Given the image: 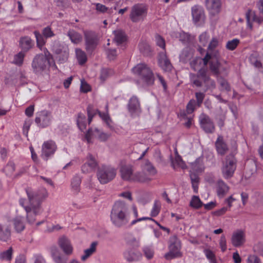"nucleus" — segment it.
<instances>
[{"label": "nucleus", "mask_w": 263, "mask_h": 263, "mask_svg": "<svg viewBox=\"0 0 263 263\" xmlns=\"http://www.w3.org/2000/svg\"><path fill=\"white\" fill-rule=\"evenodd\" d=\"M29 203L23 198L20 199L19 202L27 213V218L30 223H33L35 220L34 216L42 212L41 203L47 196V192L44 189L39 191H32L30 189L26 190Z\"/></svg>", "instance_id": "obj_1"}, {"label": "nucleus", "mask_w": 263, "mask_h": 263, "mask_svg": "<svg viewBox=\"0 0 263 263\" xmlns=\"http://www.w3.org/2000/svg\"><path fill=\"white\" fill-rule=\"evenodd\" d=\"M110 218L116 228L126 227L130 219L127 204L122 201L116 202L111 209Z\"/></svg>", "instance_id": "obj_2"}, {"label": "nucleus", "mask_w": 263, "mask_h": 263, "mask_svg": "<svg viewBox=\"0 0 263 263\" xmlns=\"http://www.w3.org/2000/svg\"><path fill=\"white\" fill-rule=\"evenodd\" d=\"M132 71L139 78L137 82L139 86L144 87L154 84L155 81L154 73L146 64H138L133 68Z\"/></svg>", "instance_id": "obj_3"}, {"label": "nucleus", "mask_w": 263, "mask_h": 263, "mask_svg": "<svg viewBox=\"0 0 263 263\" xmlns=\"http://www.w3.org/2000/svg\"><path fill=\"white\" fill-rule=\"evenodd\" d=\"M220 55L213 57L210 56L208 59L207 62L205 63L204 57L202 59L204 65H209V69L210 71L213 75L218 78L220 75L227 76L228 74V69L226 67L223 66L219 62Z\"/></svg>", "instance_id": "obj_4"}, {"label": "nucleus", "mask_w": 263, "mask_h": 263, "mask_svg": "<svg viewBox=\"0 0 263 263\" xmlns=\"http://www.w3.org/2000/svg\"><path fill=\"white\" fill-rule=\"evenodd\" d=\"M237 167V160L233 155L226 156L222 162L221 168V174L226 179L231 178Z\"/></svg>", "instance_id": "obj_5"}, {"label": "nucleus", "mask_w": 263, "mask_h": 263, "mask_svg": "<svg viewBox=\"0 0 263 263\" xmlns=\"http://www.w3.org/2000/svg\"><path fill=\"white\" fill-rule=\"evenodd\" d=\"M147 7L143 4H137L131 8L129 18L133 23L143 22L147 14Z\"/></svg>", "instance_id": "obj_6"}, {"label": "nucleus", "mask_w": 263, "mask_h": 263, "mask_svg": "<svg viewBox=\"0 0 263 263\" xmlns=\"http://www.w3.org/2000/svg\"><path fill=\"white\" fill-rule=\"evenodd\" d=\"M116 174V169L114 167L103 165L98 170L97 177L101 183L105 184L114 179Z\"/></svg>", "instance_id": "obj_7"}, {"label": "nucleus", "mask_w": 263, "mask_h": 263, "mask_svg": "<svg viewBox=\"0 0 263 263\" xmlns=\"http://www.w3.org/2000/svg\"><path fill=\"white\" fill-rule=\"evenodd\" d=\"M49 65L50 62L46 54L36 55L33 58L31 64L33 71L36 74H41Z\"/></svg>", "instance_id": "obj_8"}, {"label": "nucleus", "mask_w": 263, "mask_h": 263, "mask_svg": "<svg viewBox=\"0 0 263 263\" xmlns=\"http://www.w3.org/2000/svg\"><path fill=\"white\" fill-rule=\"evenodd\" d=\"M53 119L51 111L43 110L36 114L35 123L40 128H46L51 124Z\"/></svg>", "instance_id": "obj_9"}, {"label": "nucleus", "mask_w": 263, "mask_h": 263, "mask_svg": "<svg viewBox=\"0 0 263 263\" xmlns=\"http://www.w3.org/2000/svg\"><path fill=\"white\" fill-rule=\"evenodd\" d=\"M191 14L193 23L198 26L202 25L205 22V15L204 9L199 5H194L191 8Z\"/></svg>", "instance_id": "obj_10"}, {"label": "nucleus", "mask_w": 263, "mask_h": 263, "mask_svg": "<svg viewBox=\"0 0 263 263\" xmlns=\"http://www.w3.org/2000/svg\"><path fill=\"white\" fill-rule=\"evenodd\" d=\"M87 111L88 114L87 120L86 119V116L84 114L79 113L78 115L77 120V125L81 131H84V130L86 129L87 123L89 124L90 123L95 114V111L93 110L91 105L88 106L87 108Z\"/></svg>", "instance_id": "obj_11"}, {"label": "nucleus", "mask_w": 263, "mask_h": 263, "mask_svg": "<svg viewBox=\"0 0 263 263\" xmlns=\"http://www.w3.org/2000/svg\"><path fill=\"white\" fill-rule=\"evenodd\" d=\"M201 128L207 134H212L215 132V126L212 120L205 114H201L199 117Z\"/></svg>", "instance_id": "obj_12"}, {"label": "nucleus", "mask_w": 263, "mask_h": 263, "mask_svg": "<svg viewBox=\"0 0 263 263\" xmlns=\"http://www.w3.org/2000/svg\"><path fill=\"white\" fill-rule=\"evenodd\" d=\"M53 51L59 55V61L61 63L65 62L69 55V49L67 46L61 45L58 41H54L52 46Z\"/></svg>", "instance_id": "obj_13"}, {"label": "nucleus", "mask_w": 263, "mask_h": 263, "mask_svg": "<svg viewBox=\"0 0 263 263\" xmlns=\"http://www.w3.org/2000/svg\"><path fill=\"white\" fill-rule=\"evenodd\" d=\"M84 33L86 49L88 52L92 51L98 45V35L95 32L90 31H86Z\"/></svg>", "instance_id": "obj_14"}, {"label": "nucleus", "mask_w": 263, "mask_h": 263, "mask_svg": "<svg viewBox=\"0 0 263 263\" xmlns=\"http://www.w3.org/2000/svg\"><path fill=\"white\" fill-rule=\"evenodd\" d=\"M110 135L101 131L97 128H90L85 135V138L88 143L91 142L92 137L98 138L101 141L107 140Z\"/></svg>", "instance_id": "obj_15"}, {"label": "nucleus", "mask_w": 263, "mask_h": 263, "mask_svg": "<svg viewBox=\"0 0 263 263\" xmlns=\"http://www.w3.org/2000/svg\"><path fill=\"white\" fill-rule=\"evenodd\" d=\"M180 249L181 245L179 240L176 238L174 239V241H172L169 246L170 251L167 253L165 254V258L168 260L181 257Z\"/></svg>", "instance_id": "obj_16"}, {"label": "nucleus", "mask_w": 263, "mask_h": 263, "mask_svg": "<svg viewBox=\"0 0 263 263\" xmlns=\"http://www.w3.org/2000/svg\"><path fill=\"white\" fill-rule=\"evenodd\" d=\"M98 163L95 156L88 154L86 158V162L82 165L81 170L83 173H89L95 171Z\"/></svg>", "instance_id": "obj_17"}, {"label": "nucleus", "mask_w": 263, "mask_h": 263, "mask_svg": "<svg viewBox=\"0 0 263 263\" xmlns=\"http://www.w3.org/2000/svg\"><path fill=\"white\" fill-rule=\"evenodd\" d=\"M138 248H128L125 250L123 253L124 259L128 262H133L140 260L142 257V254Z\"/></svg>", "instance_id": "obj_18"}, {"label": "nucleus", "mask_w": 263, "mask_h": 263, "mask_svg": "<svg viewBox=\"0 0 263 263\" xmlns=\"http://www.w3.org/2000/svg\"><path fill=\"white\" fill-rule=\"evenodd\" d=\"M57 149V146L54 142L52 141H47L45 142L42 148V158L47 160L49 157L53 155Z\"/></svg>", "instance_id": "obj_19"}, {"label": "nucleus", "mask_w": 263, "mask_h": 263, "mask_svg": "<svg viewBox=\"0 0 263 263\" xmlns=\"http://www.w3.org/2000/svg\"><path fill=\"white\" fill-rule=\"evenodd\" d=\"M250 64L256 68L259 72L263 73V55L257 52L252 53L249 58Z\"/></svg>", "instance_id": "obj_20"}, {"label": "nucleus", "mask_w": 263, "mask_h": 263, "mask_svg": "<svg viewBox=\"0 0 263 263\" xmlns=\"http://www.w3.org/2000/svg\"><path fill=\"white\" fill-rule=\"evenodd\" d=\"M218 46V40L215 37L213 38L208 46L207 52L204 57V62L206 63L207 62L208 59L209 58L210 56L216 57L220 55L219 52L217 49Z\"/></svg>", "instance_id": "obj_21"}, {"label": "nucleus", "mask_w": 263, "mask_h": 263, "mask_svg": "<svg viewBox=\"0 0 263 263\" xmlns=\"http://www.w3.org/2000/svg\"><path fill=\"white\" fill-rule=\"evenodd\" d=\"M120 173L121 178L129 182H133L134 172L131 165H122L120 169Z\"/></svg>", "instance_id": "obj_22"}, {"label": "nucleus", "mask_w": 263, "mask_h": 263, "mask_svg": "<svg viewBox=\"0 0 263 263\" xmlns=\"http://www.w3.org/2000/svg\"><path fill=\"white\" fill-rule=\"evenodd\" d=\"M199 76L202 78V80L204 85V87L206 89L213 90L216 87V83L214 80L212 79L209 75L207 74V72L205 70L203 69H200L199 70Z\"/></svg>", "instance_id": "obj_23"}, {"label": "nucleus", "mask_w": 263, "mask_h": 263, "mask_svg": "<svg viewBox=\"0 0 263 263\" xmlns=\"http://www.w3.org/2000/svg\"><path fill=\"white\" fill-rule=\"evenodd\" d=\"M220 0H205V6L212 15L219 13L221 10Z\"/></svg>", "instance_id": "obj_24"}, {"label": "nucleus", "mask_w": 263, "mask_h": 263, "mask_svg": "<svg viewBox=\"0 0 263 263\" xmlns=\"http://www.w3.org/2000/svg\"><path fill=\"white\" fill-rule=\"evenodd\" d=\"M128 109L132 115H138L141 112L140 102L138 98L133 96L129 100Z\"/></svg>", "instance_id": "obj_25"}, {"label": "nucleus", "mask_w": 263, "mask_h": 263, "mask_svg": "<svg viewBox=\"0 0 263 263\" xmlns=\"http://www.w3.org/2000/svg\"><path fill=\"white\" fill-rule=\"evenodd\" d=\"M231 242L233 246L238 247L245 242V234L241 230H237L233 233Z\"/></svg>", "instance_id": "obj_26"}, {"label": "nucleus", "mask_w": 263, "mask_h": 263, "mask_svg": "<svg viewBox=\"0 0 263 263\" xmlns=\"http://www.w3.org/2000/svg\"><path fill=\"white\" fill-rule=\"evenodd\" d=\"M124 240L126 245L130 247V248H139L140 247V238H137L132 233L126 234Z\"/></svg>", "instance_id": "obj_27"}, {"label": "nucleus", "mask_w": 263, "mask_h": 263, "mask_svg": "<svg viewBox=\"0 0 263 263\" xmlns=\"http://www.w3.org/2000/svg\"><path fill=\"white\" fill-rule=\"evenodd\" d=\"M158 63L159 66L165 71H170L173 68L170 61L166 57L165 53L163 52L159 54Z\"/></svg>", "instance_id": "obj_28"}, {"label": "nucleus", "mask_w": 263, "mask_h": 263, "mask_svg": "<svg viewBox=\"0 0 263 263\" xmlns=\"http://www.w3.org/2000/svg\"><path fill=\"white\" fill-rule=\"evenodd\" d=\"M246 19L247 21V26L250 29H252V25L251 24V20L256 22L258 24H261L263 23V17L256 15L254 12L251 10H248L246 14Z\"/></svg>", "instance_id": "obj_29"}, {"label": "nucleus", "mask_w": 263, "mask_h": 263, "mask_svg": "<svg viewBox=\"0 0 263 263\" xmlns=\"http://www.w3.org/2000/svg\"><path fill=\"white\" fill-rule=\"evenodd\" d=\"M60 248L66 255H70L73 252V247L70 241L65 237H61L59 240Z\"/></svg>", "instance_id": "obj_30"}, {"label": "nucleus", "mask_w": 263, "mask_h": 263, "mask_svg": "<svg viewBox=\"0 0 263 263\" xmlns=\"http://www.w3.org/2000/svg\"><path fill=\"white\" fill-rule=\"evenodd\" d=\"M215 146L218 154L224 155L228 151V147L223 140V137L218 136L216 142Z\"/></svg>", "instance_id": "obj_31"}, {"label": "nucleus", "mask_w": 263, "mask_h": 263, "mask_svg": "<svg viewBox=\"0 0 263 263\" xmlns=\"http://www.w3.org/2000/svg\"><path fill=\"white\" fill-rule=\"evenodd\" d=\"M152 180V178L142 170V171L134 172L133 182L144 183L149 182Z\"/></svg>", "instance_id": "obj_32"}, {"label": "nucleus", "mask_w": 263, "mask_h": 263, "mask_svg": "<svg viewBox=\"0 0 263 263\" xmlns=\"http://www.w3.org/2000/svg\"><path fill=\"white\" fill-rule=\"evenodd\" d=\"M141 167L142 170L145 173L146 172L147 173L146 174L150 177L155 176L157 173L156 168L148 160L144 161V163L142 165Z\"/></svg>", "instance_id": "obj_33"}, {"label": "nucleus", "mask_w": 263, "mask_h": 263, "mask_svg": "<svg viewBox=\"0 0 263 263\" xmlns=\"http://www.w3.org/2000/svg\"><path fill=\"white\" fill-rule=\"evenodd\" d=\"M20 46L25 52H27L31 49L33 45L32 40L28 36L22 37L19 41Z\"/></svg>", "instance_id": "obj_34"}, {"label": "nucleus", "mask_w": 263, "mask_h": 263, "mask_svg": "<svg viewBox=\"0 0 263 263\" xmlns=\"http://www.w3.org/2000/svg\"><path fill=\"white\" fill-rule=\"evenodd\" d=\"M11 232L9 227L0 224V240L7 241L10 238Z\"/></svg>", "instance_id": "obj_35"}, {"label": "nucleus", "mask_w": 263, "mask_h": 263, "mask_svg": "<svg viewBox=\"0 0 263 263\" xmlns=\"http://www.w3.org/2000/svg\"><path fill=\"white\" fill-rule=\"evenodd\" d=\"M229 186L222 180H219L217 183V193L219 197H222L228 192Z\"/></svg>", "instance_id": "obj_36"}, {"label": "nucleus", "mask_w": 263, "mask_h": 263, "mask_svg": "<svg viewBox=\"0 0 263 263\" xmlns=\"http://www.w3.org/2000/svg\"><path fill=\"white\" fill-rule=\"evenodd\" d=\"M67 35L71 42L74 44H78L82 41V35L74 30H69Z\"/></svg>", "instance_id": "obj_37"}, {"label": "nucleus", "mask_w": 263, "mask_h": 263, "mask_svg": "<svg viewBox=\"0 0 263 263\" xmlns=\"http://www.w3.org/2000/svg\"><path fill=\"white\" fill-rule=\"evenodd\" d=\"M132 209L133 212V215L135 217V219L130 222V226L135 224L138 222H140L145 220H149L155 222V220L154 219L150 217H143L141 218H137L138 216V212L136 206L135 205H133L132 206Z\"/></svg>", "instance_id": "obj_38"}, {"label": "nucleus", "mask_w": 263, "mask_h": 263, "mask_svg": "<svg viewBox=\"0 0 263 263\" xmlns=\"http://www.w3.org/2000/svg\"><path fill=\"white\" fill-rule=\"evenodd\" d=\"M81 183V178L79 175H76L72 179L71 186V190L73 194H77L80 191V184Z\"/></svg>", "instance_id": "obj_39"}, {"label": "nucleus", "mask_w": 263, "mask_h": 263, "mask_svg": "<svg viewBox=\"0 0 263 263\" xmlns=\"http://www.w3.org/2000/svg\"><path fill=\"white\" fill-rule=\"evenodd\" d=\"M97 242H93L91 243L90 247L84 251V255L81 256V259L82 261H85L96 250Z\"/></svg>", "instance_id": "obj_40"}, {"label": "nucleus", "mask_w": 263, "mask_h": 263, "mask_svg": "<svg viewBox=\"0 0 263 263\" xmlns=\"http://www.w3.org/2000/svg\"><path fill=\"white\" fill-rule=\"evenodd\" d=\"M172 164L174 168L176 167H180L183 170L186 168V165L185 162L183 161L181 156L178 155L177 151L176 152L175 159L172 162Z\"/></svg>", "instance_id": "obj_41"}, {"label": "nucleus", "mask_w": 263, "mask_h": 263, "mask_svg": "<svg viewBox=\"0 0 263 263\" xmlns=\"http://www.w3.org/2000/svg\"><path fill=\"white\" fill-rule=\"evenodd\" d=\"M192 169L196 173L202 172L204 170V166L202 161L200 159H197L192 163Z\"/></svg>", "instance_id": "obj_42"}, {"label": "nucleus", "mask_w": 263, "mask_h": 263, "mask_svg": "<svg viewBox=\"0 0 263 263\" xmlns=\"http://www.w3.org/2000/svg\"><path fill=\"white\" fill-rule=\"evenodd\" d=\"M75 51L79 64L83 65L87 61V56L85 52L80 48H76Z\"/></svg>", "instance_id": "obj_43"}, {"label": "nucleus", "mask_w": 263, "mask_h": 263, "mask_svg": "<svg viewBox=\"0 0 263 263\" xmlns=\"http://www.w3.org/2000/svg\"><path fill=\"white\" fill-rule=\"evenodd\" d=\"M105 108L106 109V112H102L98 110L97 111L100 117L102 119V120L106 124V125L109 127H111L112 121L108 113V105H106Z\"/></svg>", "instance_id": "obj_44"}, {"label": "nucleus", "mask_w": 263, "mask_h": 263, "mask_svg": "<svg viewBox=\"0 0 263 263\" xmlns=\"http://www.w3.org/2000/svg\"><path fill=\"white\" fill-rule=\"evenodd\" d=\"M14 226L16 231L20 232L25 229L24 218L22 217H17L14 219Z\"/></svg>", "instance_id": "obj_45"}, {"label": "nucleus", "mask_w": 263, "mask_h": 263, "mask_svg": "<svg viewBox=\"0 0 263 263\" xmlns=\"http://www.w3.org/2000/svg\"><path fill=\"white\" fill-rule=\"evenodd\" d=\"M115 40L118 44L124 43L126 41V36L125 33L122 30H116L114 31Z\"/></svg>", "instance_id": "obj_46"}, {"label": "nucleus", "mask_w": 263, "mask_h": 263, "mask_svg": "<svg viewBox=\"0 0 263 263\" xmlns=\"http://www.w3.org/2000/svg\"><path fill=\"white\" fill-rule=\"evenodd\" d=\"M161 207V204L160 201L156 200L154 201L153 208L151 211V216L152 217L157 216L160 213Z\"/></svg>", "instance_id": "obj_47"}, {"label": "nucleus", "mask_w": 263, "mask_h": 263, "mask_svg": "<svg viewBox=\"0 0 263 263\" xmlns=\"http://www.w3.org/2000/svg\"><path fill=\"white\" fill-rule=\"evenodd\" d=\"M13 250L12 247L9 248L7 250L0 253V259L2 260L10 261L12 259Z\"/></svg>", "instance_id": "obj_48"}, {"label": "nucleus", "mask_w": 263, "mask_h": 263, "mask_svg": "<svg viewBox=\"0 0 263 263\" xmlns=\"http://www.w3.org/2000/svg\"><path fill=\"white\" fill-rule=\"evenodd\" d=\"M199 70L197 74H191L190 79L191 82L193 83L197 87H201L202 85V80L200 76H199Z\"/></svg>", "instance_id": "obj_49"}, {"label": "nucleus", "mask_w": 263, "mask_h": 263, "mask_svg": "<svg viewBox=\"0 0 263 263\" xmlns=\"http://www.w3.org/2000/svg\"><path fill=\"white\" fill-rule=\"evenodd\" d=\"M52 256L55 263H67V260L62 257L58 253L57 248H54L51 251Z\"/></svg>", "instance_id": "obj_50"}, {"label": "nucleus", "mask_w": 263, "mask_h": 263, "mask_svg": "<svg viewBox=\"0 0 263 263\" xmlns=\"http://www.w3.org/2000/svg\"><path fill=\"white\" fill-rule=\"evenodd\" d=\"M3 171L7 176H11L15 171V164L14 162L9 161L4 167Z\"/></svg>", "instance_id": "obj_51"}, {"label": "nucleus", "mask_w": 263, "mask_h": 263, "mask_svg": "<svg viewBox=\"0 0 263 263\" xmlns=\"http://www.w3.org/2000/svg\"><path fill=\"white\" fill-rule=\"evenodd\" d=\"M34 34L36 38L37 46L40 48H42L45 45L46 42L44 39L45 37L37 31H35L34 32Z\"/></svg>", "instance_id": "obj_52"}, {"label": "nucleus", "mask_w": 263, "mask_h": 263, "mask_svg": "<svg viewBox=\"0 0 263 263\" xmlns=\"http://www.w3.org/2000/svg\"><path fill=\"white\" fill-rule=\"evenodd\" d=\"M203 203L200 198L197 196H193L190 202V205L195 209L201 208Z\"/></svg>", "instance_id": "obj_53"}, {"label": "nucleus", "mask_w": 263, "mask_h": 263, "mask_svg": "<svg viewBox=\"0 0 263 263\" xmlns=\"http://www.w3.org/2000/svg\"><path fill=\"white\" fill-rule=\"evenodd\" d=\"M239 42V40L237 39H234L228 41L226 47L227 49L229 50H233L237 47Z\"/></svg>", "instance_id": "obj_54"}, {"label": "nucleus", "mask_w": 263, "mask_h": 263, "mask_svg": "<svg viewBox=\"0 0 263 263\" xmlns=\"http://www.w3.org/2000/svg\"><path fill=\"white\" fill-rule=\"evenodd\" d=\"M143 252L145 256L148 259L153 257L154 251L152 247L145 246L142 248Z\"/></svg>", "instance_id": "obj_55"}, {"label": "nucleus", "mask_w": 263, "mask_h": 263, "mask_svg": "<svg viewBox=\"0 0 263 263\" xmlns=\"http://www.w3.org/2000/svg\"><path fill=\"white\" fill-rule=\"evenodd\" d=\"M203 252L210 263H216L215 255L212 251L206 249L204 250Z\"/></svg>", "instance_id": "obj_56"}, {"label": "nucleus", "mask_w": 263, "mask_h": 263, "mask_svg": "<svg viewBox=\"0 0 263 263\" xmlns=\"http://www.w3.org/2000/svg\"><path fill=\"white\" fill-rule=\"evenodd\" d=\"M218 82L219 83L221 90H224L227 91H229L231 90V87L228 81L222 78H218Z\"/></svg>", "instance_id": "obj_57"}, {"label": "nucleus", "mask_w": 263, "mask_h": 263, "mask_svg": "<svg viewBox=\"0 0 263 263\" xmlns=\"http://www.w3.org/2000/svg\"><path fill=\"white\" fill-rule=\"evenodd\" d=\"M24 57L25 54L23 52H20L15 55L14 57V63L18 66L22 65L24 61Z\"/></svg>", "instance_id": "obj_58"}, {"label": "nucleus", "mask_w": 263, "mask_h": 263, "mask_svg": "<svg viewBox=\"0 0 263 263\" xmlns=\"http://www.w3.org/2000/svg\"><path fill=\"white\" fill-rule=\"evenodd\" d=\"M42 34L46 39L50 38L55 35V34L49 26H47L43 29Z\"/></svg>", "instance_id": "obj_59"}, {"label": "nucleus", "mask_w": 263, "mask_h": 263, "mask_svg": "<svg viewBox=\"0 0 263 263\" xmlns=\"http://www.w3.org/2000/svg\"><path fill=\"white\" fill-rule=\"evenodd\" d=\"M197 105L196 102L195 100H191L187 103L186 109L188 114H192L195 109V106Z\"/></svg>", "instance_id": "obj_60"}, {"label": "nucleus", "mask_w": 263, "mask_h": 263, "mask_svg": "<svg viewBox=\"0 0 263 263\" xmlns=\"http://www.w3.org/2000/svg\"><path fill=\"white\" fill-rule=\"evenodd\" d=\"M112 73V70L110 69L103 68L101 71L100 79L102 81H105Z\"/></svg>", "instance_id": "obj_61"}, {"label": "nucleus", "mask_w": 263, "mask_h": 263, "mask_svg": "<svg viewBox=\"0 0 263 263\" xmlns=\"http://www.w3.org/2000/svg\"><path fill=\"white\" fill-rule=\"evenodd\" d=\"M209 38L210 35L207 32H203L199 36V42L203 46H205Z\"/></svg>", "instance_id": "obj_62"}, {"label": "nucleus", "mask_w": 263, "mask_h": 263, "mask_svg": "<svg viewBox=\"0 0 263 263\" xmlns=\"http://www.w3.org/2000/svg\"><path fill=\"white\" fill-rule=\"evenodd\" d=\"M247 263H261V261L256 255H250L247 259Z\"/></svg>", "instance_id": "obj_63"}, {"label": "nucleus", "mask_w": 263, "mask_h": 263, "mask_svg": "<svg viewBox=\"0 0 263 263\" xmlns=\"http://www.w3.org/2000/svg\"><path fill=\"white\" fill-rule=\"evenodd\" d=\"M155 40L157 45L162 49H164L165 47V44L164 40L159 35H156L155 36Z\"/></svg>", "instance_id": "obj_64"}]
</instances>
